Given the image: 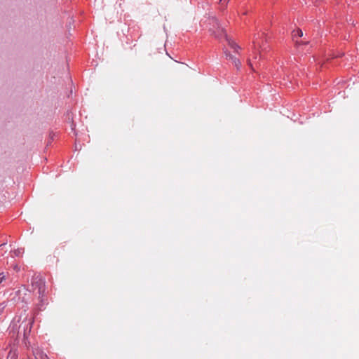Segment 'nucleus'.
<instances>
[{"mask_svg": "<svg viewBox=\"0 0 359 359\" xmlns=\"http://www.w3.org/2000/svg\"><path fill=\"white\" fill-rule=\"evenodd\" d=\"M5 279V275L4 273H0V283Z\"/></svg>", "mask_w": 359, "mask_h": 359, "instance_id": "6e6552de", "label": "nucleus"}, {"mask_svg": "<svg viewBox=\"0 0 359 359\" xmlns=\"http://www.w3.org/2000/svg\"><path fill=\"white\" fill-rule=\"evenodd\" d=\"M33 286L38 288V293L40 297H43L45 293V285L44 282L41 279L36 278L34 282L32 283Z\"/></svg>", "mask_w": 359, "mask_h": 359, "instance_id": "f257e3e1", "label": "nucleus"}, {"mask_svg": "<svg viewBox=\"0 0 359 359\" xmlns=\"http://www.w3.org/2000/svg\"><path fill=\"white\" fill-rule=\"evenodd\" d=\"M303 36V32L301 29H298L297 31H294L292 34V37L294 39L296 37H302Z\"/></svg>", "mask_w": 359, "mask_h": 359, "instance_id": "7ed1b4c3", "label": "nucleus"}, {"mask_svg": "<svg viewBox=\"0 0 359 359\" xmlns=\"http://www.w3.org/2000/svg\"><path fill=\"white\" fill-rule=\"evenodd\" d=\"M4 245H5V244H4H4L0 245V248H1V247H2V246H4Z\"/></svg>", "mask_w": 359, "mask_h": 359, "instance_id": "9b49d317", "label": "nucleus"}, {"mask_svg": "<svg viewBox=\"0 0 359 359\" xmlns=\"http://www.w3.org/2000/svg\"><path fill=\"white\" fill-rule=\"evenodd\" d=\"M213 22L217 25V30L213 32V34L217 37H222L223 35L226 36V33L224 32V29L220 27L219 22L217 19L213 20Z\"/></svg>", "mask_w": 359, "mask_h": 359, "instance_id": "f03ea898", "label": "nucleus"}, {"mask_svg": "<svg viewBox=\"0 0 359 359\" xmlns=\"http://www.w3.org/2000/svg\"><path fill=\"white\" fill-rule=\"evenodd\" d=\"M34 359H38V358L36 357H35ZM42 359H43V358H42ZM44 359H47L46 356H45Z\"/></svg>", "mask_w": 359, "mask_h": 359, "instance_id": "9d476101", "label": "nucleus"}, {"mask_svg": "<svg viewBox=\"0 0 359 359\" xmlns=\"http://www.w3.org/2000/svg\"><path fill=\"white\" fill-rule=\"evenodd\" d=\"M5 306H5L4 303L0 304V313L4 309Z\"/></svg>", "mask_w": 359, "mask_h": 359, "instance_id": "1a4fd4ad", "label": "nucleus"}, {"mask_svg": "<svg viewBox=\"0 0 359 359\" xmlns=\"http://www.w3.org/2000/svg\"><path fill=\"white\" fill-rule=\"evenodd\" d=\"M224 54H225L226 58L228 60H232L235 57L234 56H233L231 54H230L229 53H228L226 50L224 51Z\"/></svg>", "mask_w": 359, "mask_h": 359, "instance_id": "0eeeda50", "label": "nucleus"}, {"mask_svg": "<svg viewBox=\"0 0 359 359\" xmlns=\"http://www.w3.org/2000/svg\"><path fill=\"white\" fill-rule=\"evenodd\" d=\"M231 61L237 68H238L241 65L240 60L236 57H234Z\"/></svg>", "mask_w": 359, "mask_h": 359, "instance_id": "39448f33", "label": "nucleus"}, {"mask_svg": "<svg viewBox=\"0 0 359 359\" xmlns=\"http://www.w3.org/2000/svg\"><path fill=\"white\" fill-rule=\"evenodd\" d=\"M23 253V250L22 249H18L13 251V254L15 256L19 257Z\"/></svg>", "mask_w": 359, "mask_h": 359, "instance_id": "423d86ee", "label": "nucleus"}, {"mask_svg": "<svg viewBox=\"0 0 359 359\" xmlns=\"http://www.w3.org/2000/svg\"><path fill=\"white\" fill-rule=\"evenodd\" d=\"M229 44L231 46V48H233L236 51H237L238 49L241 48V47L238 45H237L233 41H229Z\"/></svg>", "mask_w": 359, "mask_h": 359, "instance_id": "20e7f679", "label": "nucleus"}, {"mask_svg": "<svg viewBox=\"0 0 359 359\" xmlns=\"http://www.w3.org/2000/svg\"><path fill=\"white\" fill-rule=\"evenodd\" d=\"M224 0H220V2L223 1Z\"/></svg>", "mask_w": 359, "mask_h": 359, "instance_id": "f8f14e48", "label": "nucleus"}]
</instances>
